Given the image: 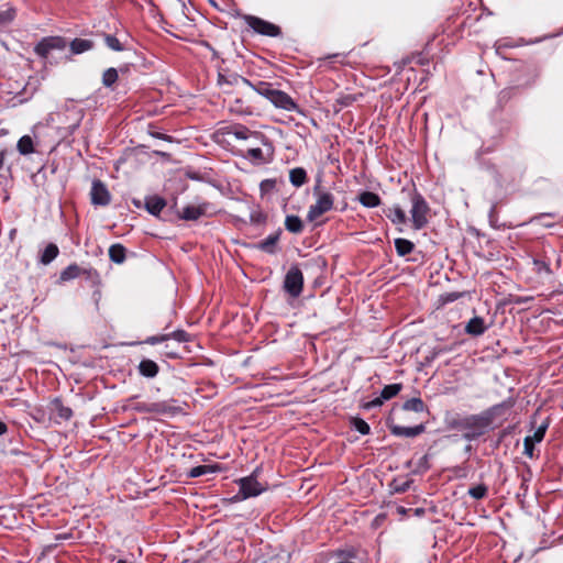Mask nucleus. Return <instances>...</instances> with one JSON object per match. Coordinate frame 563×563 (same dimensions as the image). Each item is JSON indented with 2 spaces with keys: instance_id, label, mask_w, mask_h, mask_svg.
Listing matches in <instances>:
<instances>
[{
  "instance_id": "nucleus-1",
  "label": "nucleus",
  "mask_w": 563,
  "mask_h": 563,
  "mask_svg": "<svg viewBox=\"0 0 563 563\" xmlns=\"http://www.w3.org/2000/svg\"><path fill=\"white\" fill-rule=\"evenodd\" d=\"M312 191L316 201L309 207L307 212V219L310 222L316 221L334 207V196L322 186L321 177L316 179V185L313 186Z\"/></svg>"
},
{
  "instance_id": "nucleus-2",
  "label": "nucleus",
  "mask_w": 563,
  "mask_h": 563,
  "mask_svg": "<svg viewBox=\"0 0 563 563\" xmlns=\"http://www.w3.org/2000/svg\"><path fill=\"white\" fill-rule=\"evenodd\" d=\"M492 423L490 416L486 413L482 415H471L467 417H464L462 419H459L454 427L463 431V438L472 441L477 439L478 437L483 435L489 424Z\"/></svg>"
},
{
  "instance_id": "nucleus-3",
  "label": "nucleus",
  "mask_w": 563,
  "mask_h": 563,
  "mask_svg": "<svg viewBox=\"0 0 563 563\" xmlns=\"http://www.w3.org/2000/svg\"><path fill=\"white\" fill-rule=\"evenodd\" d=\"M411 220L416 230L422 229L428 222L429 206L424 198L417 191L411 195Z\"/></svg>"
},
{
  "instance_id": "nucleus-4",
  "label": "nucleus",
  "mask_w": 563,
  "mask_h": 563,
  "mask_svg": "<svg viewBox=\"0 0 563 563\" xmlns=\"http://www.w3.org/2000/svg\"><path fill=\"white\" fill-rule=\"evenodd\" d=\"M303 275L298 266H291L284 280L285 290L294 298L299 297L302 291Z\"/></svg>"
},
{
  "instance_id": "nucleus-5",
  "label": "nucleus",
  "mask_w": 563,
  "mask_h": 563,
  "mask_svg": "<svg viewBox=\"0 0 563 563\" xmlns=\"http://www.w3.org/2000/svg\"><path fill=\"white\" fill-rule=\"evenodd\" d=\"M66 45V40L62 36H47L36 44L34 51L38 56L47 58L53 51H63Z\"/></svg>"
},
{
  "instance_id": "nucleus-6",
  "label": "nucleus",
  "mask_w": 563,
  "mask_h": 563,
  "mask_svg": "<svg viewBox=\"0 0 563 563\" xmlns=\"http://www.w3.org/2000/svg\"><path fill=\"white\" fill-rule=\"evenodd\" d=\"M240 485V495L242 499H246L250 497H255L263 493L266 487L261 484L254 474L247 477H243L239 479Z\"/></svg>"
},
{
  "instance_id": "nucleus-7",
  "label": "nucleus",
  "mask_w": 563,
  "mask_h": 563,
  "mask_svg": "<svg viewBox=\"0 0 563 563\" xmlns=\"http://www.w3.org/2000/svg\"><path fill=\"white\" fill-rule=\"evenodd\" d=\"M245 21L250 27L262 35L277 36L280 33V30L277 25L257 16L246 15Z\"/></svg>"
},
{
  "instance_id": "nucleus-8",
  "label": "nucleus",
  "mask_w": 563,
  "mask_h": 563,
  "mask_svg": "<svg viewBox=\"0 0 563 563\" xmlns=\"http://www.w3.org/2000/svg\"><path fill=\"white\" fill-rule=\"evenodd\" d=\"M134 409L137 410L139 412H150L156 415H173L176 412V408L165 401L136 402Z\"/></svg>"
},
{
  "instance_id": "nucleus-9",
  "label": "nucleus",
  "mask_w": 563,
  "mask_h": 563,
  "mask_svg": "<svg viewBox=\"0 0 563 563\" xmlns=\"http://www.w3.org/2000/svg\"><path fill=\"white\" fill-rule=\"evenodd\" d=\"M48 411L49 419L58 424L69 420L73 416L71 409L67 406H64L59 399H54L49 402Z\"/></svg>"
},
{
  "instance_id": "nucleus-10",
  "label": "nucleus",
  "mask_w": 563,
  "mask_h": 563,
  "mask_svg": "<svg viewBox=\"0 0 563 563\" xmlns=\"http://www.w3.org/2000/svg\"><path fill=\"white\" fill-rule=\"evenodd\" d=\"M91 202L98 206H107L110 203V192L106 185L100 180H95L91 187Z\"/></svg>"
},
{
  "instance_id": "nucleus-11",
  "label": "nucleus",
  "mask_w": 563,
  "mask_h": 563,
  "mask_svg": "<svg viewBox=\"0 0 563 563\" xmlns=\"http://www.w3.org/2000/svg\"><path fill=\"white\" fill-rule=\"evenodd\" d=\"M271 102L279 109L286 110V111H296L298 109V106L292 100V98L282 90H276L273 95Z\"/></svg>"
},
{
  "instance_id": "nucleus-12",
  "label": "nucleus",
  "mask_w": 563,
  "mask_h": 563,
  "mask_svg": "<svg viewBox=\"0 0 563 563\" xmlns=\"http://www.w3.org/2000/svg\"><path fill=\"white\" fill-rule=\"evenodd\" d=\"M208 203L187 206L181 210L180 218L188 221L198 220L200 217L208 214Z\"/></svg>"
},
{
  "instance_id": "nucleus-13",
  "label": "nucleus",
  "mask_w": 563,
  "mask_h": 563,
  "mask_svg": "<svg viewBox=\"0 0 563 563\" xmlns=\"http://www.w3.org/2000/svg\"><path fill=\"white\" fill-rule=\"evenodd\" d=\"M487 327L482 317L472 318L465 325V332L473 336H479L486 331Z\"/></svg>"
},
{
  "instance_id": "nucleus-14",
  "label": "nucleus",
  "mask_w": 563,
  "mask_h": 563,
  "mask_svg": "<svg viewBox=\"0 0 563 563\" xmlns=\"http://www.w3.org/2000/svg\"><path fill=\"white\" fill-rule=\"evenodd\" d=\"M390 430L394 435L413 438L422 433L424 427L422 424L415 427L393 426Z\"/></svg>"
},
{
  "instance_id": "nucleus-15",
  "label": "nucleus",
  "mask_w": 563,
  "mask_h": 563,
  "mask_svg": "<svg viewBox=\"0 0 563 563\" xmlns=\"http://www.w3.org/2000/svg\"><path fill=\"white\" fill-rule=\"evenodd\" d=\"M229 133L232 134L238 140H247L250 137L264 139V136L261 133L253 132L244 125L232 126V129Z\"/></svg>"
},
{
  "instance_id": "nucleus-16",
  "label": "nucleus",
  "mask_w": 563,
  "mask_h": 563,
  "mask_svg": "<svg viewBox=\"0 0 563 563\" xmlns=\"http://www.w3.org/2000/svg\"><path fill=\"white\" fill-rule=\"evenodd\" d=\"M158 365L152 360H143L139 364V372L142 376L153 378L158 374Z\"/></svg>"
},
{
  "instance_id": "nucleus-17",
  "label": "nucleus",
  "mask_w": 563,
  "mask_h": 563,
  "mask_svg": "<svg viewBox=\"0 0 563 563\" xmlns=\"http://www.w3.org/2000/svg\"><path fill=\"white\" fill-rule=\"evenodd\" d=\"M165 206H166L165 200L157 196L148 197V198H146V201H145L146 210L151 214H154V216L159 214V212L164 209Z\"/></svg>"
},
{
  "instance_id": "nucleus-18",
  "label": "nucleus",
  "mask_w": 563,
  "mask_h": 563,
  "mask_svg": "<svg viewBox=\"0 0 563 563\" xmlns=\"http://www.w3.org/2000/svg\"><path fill=\"white\" fill-rule=\"evenodd\" d=\"M16 150L21 155H30L35 152L34 142L30 135H23L16 143Z\"/></svg>"
},
{
  "instance_id": "nucleus-19",
  "label": "nucleus",
  "mask_w": 563,
  "mask_h": 563,
  "mask_svg": "<svg viewBox=\"0 0 563 563\" xmlns=\"http://www.w3.org/2000/svg\"><path fill=\"white\" fill-rule=\"evenodd\" d=\"M358 201L366 208H374L380 205V198L372 191H364L358 196Z\"/></svg>"
},
{
  "instance_id": "nucleus-20",
  "label": "nucleus",
  "mask_w": 563,
  "mask_h": 563,
  "mask_svg": "<svg viewBox=\"0 0 563 563\" xmlns=\"http://www.w3.org/2000/svg\"><path fill=\"white\" fill-rule=\"evenodd\" d=\"M125 247L122 244H112L109 247V257L117 264H122L125 261Z\"/></svg>"
},
{
  "instance_id": "nucleus-21",
  "label": "nucleus",
  "mask_w": 563,
  "mask_h": 563,
  "mask_svg": "<svg viewBox=\"0 0 563 563\" xmlns=\"http://www.w3.org/2000/svg\"><path fill=\"white\" fill-rule=\"evenodd\" d=\"M59 253V250L56 244L49 243L43 251L40 257V262L43 265H48L51 262H53Z\"/></svg>"
},
{
  "instance_id": "nucleus-22",
  "label": "nucleus",
  "mask_w": 563,
  "mask_h": 563,
  "mask_svg": "<svg viewBox=\"0 0 563 563\" xmlns=\"http://www.w3.org/2000/svg\"><path fill=\"white\" fill-rule=\"evenodd\" d=\"M93 47V43L89 40L84 38H75L70 43V51L73 54H81L87 52Z\"/></svg>"
},
{
  "instance_id": "nucleus-23",
  "label": "nucleus",
  "mask_w": 563,
  "mask_h": 563,
  "mask_svg": "<svg viewBox=\"0 0 563 563\" xmlns=\"http://www.w3.org/2000/svg\"><path fill=\"white\" fill-rule=\"evenodd\" d=\"M279 235L277 233L268 235L263 241L258 242L257 247L266 253L273 254L275 253V247Z\"/></svg>"
},
{
  "instance_id": "nucleus-24",
  "label": "nucleus",
  "mask_w": 563,
  "mask_h": 563,
  "mask_svg": "<svg viewBox=\"0 0 563 563\" xmlns=\"http://www.w3.org/2000/svg\"><path fill=\"white\" fill-rule=\"evenodd\" d=\"M386 217L395 224H404L407 220L406 213L400 207L388 209Z\"/></svg>"
},
{
  "instance_id": "nucleus-25",
  "label": "nucleus",
  "mask_w": 563,
  "mask_h": 563,
  "mask_svg": "<svg viewBox=\"0 0 563 563\" xmlns=\"http://www.w3.org/2000/svg\"><path fill=\"white\" fill-rule=\"evenodd\" d=\"M247 85L252 86L254 88V90L265 97L266 99H268L271 101L273 95L275 93V91L277 89H274L272 88V85L268 84V82H260L256 87L253 86L247 79H243Z\"/></svg>"
},
{
  "instance_id": "nucleus-26",
  "label": "nucleus",
  "mask_w": 563,
  "mask_h": 563,
  "mask_svg": "<svg viewBox=\"0 0 563 563\" xmlns=\"http://www.w3.org/2000/svg\"><path fill=\"white\" fill-rule=\"evenodd\" d=\"M289 180L295 187L302 186L307 180L306 170L301 167H297L290 170Z\"/></svg>"
},
{
  "instance_id": "nucleus-27",
  "label": "nucleus",
  "mask_w": 563,
  "mask_h": 563,
  "mask_svg": "<svg viewBox=\"0 0 563 563\" xmlns=\"http://www.w3.org/2000/svg\"><path fill=\"white\" fill-rule=\"evenodd\" d=\"M395 247L399 256H406L412 252L415 245L411 241L399 238L395 240Z\"/></svg>"
},
{
  "instance_id": "nucleus-28",
  "label": "nucleus",
  "mask_w": 563,
  "mask_h": 563,
  "mask_svg": "<svg viewBox=\"0 0 563 563\" xmlns=\"http://www.w3.org/2000/svg\"><path fill=\"white\" fill-rule=\"evenodd\" d=\"M285 227L291 233H300L303 229L302 221L297 216H287Z\"/></svg>"
},
{
  "instance_id": "nucleus-29",
  "label": "nucleus",
  "mask_w": 563,
  "mask_h": 563,
  "mask_svg": "<svg viewBox=\"0 0 563 563\" xmlns=\"http://www.w3.org/2000/svg\"><path fill=\"white\" fill-rule=\"evenodd\" d=\"M80 273H81L80 267L78 265H76V264H71V265L67 266L60 273L59 279L62 282H67V280L77 278L80 275Z\"/></svg>"
},
{
  "instance_id": "nucleus-30",
  "label": "nucleus",
  "mask_w": 563,
  "mask_h": 563,
  "mask_svg": "<svg viewBox=\"0 0 563 563\" xmlns=\"http://www.w3.org/2000/svg\"><path fill=\"white\" fill-rule=\"evenodd\" d=\"M218 466H211V465H199V466H196V467H192L188 475L189 477L191 478H195V477H199V476H202V475H206V474H209V473H214L218 471Z\"/></svg>"
},
{
  "instance_id": "nucleus-31",
  "label": "nucleus",
  "mask_w": 563,
  "mask_h": 563,
  "mask_svg": "<svg viewBox=\"0 0 563 563\" xmlns=\"http://www.w3.org/2000/svg\"><path fill=\"white\" fill-rule=\"evenodd\" d=\"M426 406L423 401L420 398H411L407 400L402 409L406 411H415V412H422L424 410Z\"/></svg>"
},
{
  "instance_id": "nucleus-32",
  "label": "nucleus",
  "mask_w": 563,
  "mask_h": 563,
  "mask_svg": "<svg viewBox=\"0 0 563 563\" xmlns=\"http://www.w3.org/2000/svg\"><path fill=\"white\" fill-rule=\"evenodd\" d=\"M401 389V385L400 384H390V385H386L382 393H380V396L384 400H389L390 398L395 397Z\"/></svg>"
},
{
  "instance_id": "nucleus-33",
  "label": "nucleus",
  "mask_w": 563,
  "mask_h": 563,
  "mask_svg": "<svg viewBox=\"0 0 563 563\" xmlns=\"http://www.w3.org/2000/svg\"><path fill=\"white\" fill-rule=\"evenodd\" d=\"M118 80V70L113 67L108 68L102 75V84L111 87Z\"/></svg>"
},
{
  "instance_id": "nucleus-34",
  "label": "nucleus",
  "mask_w": 563,
  "mask_h": 563,
  "mask_svg": "<svg viewBox=\"0 0 563 563\" xmlns=\"http://www.w3.org/2000/svg\"><path fill=\"white\" fill-rule=\"evenodd\" d=\"M468 495L474 499H482L487 495V486L479 484L468 489Z\"/></svg>"
},
{
  "instance_id": "nucleus-35",
  "label": "nucleus",
  "mask_w": 563,
  "mask_h": 563,
  "mask_svg": "<svg viewBox=\"0 0 563 563\" xmlns=\"http://www.w3.org/2000/svg\"><path fill=\"white\" fill-rule=\"evenodd\" d=\"M104 42H106L107 46L112 51H115V52L123 51V46L120 43V41L111 34L104 35Z\"/></svg>"
},
{
  "instance_id": "nucleus-36",
  "label": "nucleus",
  "mask_w": 563,
  "mask_h": 563,
  "mask_svg": "<svg viewBox=\"0 0 563 563\" xmlns=\"http://www.w3.org/2000/svg\"><path fill=\"white\" fill-rule=\"evenodd\" d=\"M230 111L239 114H251L252 111L244 107L243 101L241 99H236L232 104H230Z\"/></svg>"
},
{
  "instance_id": "nucleus-37",
  "label": "nucleus",
  "mask_w": 563,
  "mask_h": 563,
  "mask_svg": "<svg viewBox=\"0 0 563 563\" xmlns=\"http://www.w3.org/2000/svg\"><path fill=\"white\" fill-rule=\"evenodd\" d=\"M352 424L354 429L358 431L361 434L365 435L368 434L371 431L368 423L361 418H354Z\"/></svg>"
},
{
  "instance_id": "nucleus-38",
  "label": "nucleus",
  "mask_w": 563,
  "mask_h": 563,
  "mask_svg": "<svg viewBox=\"0 0 563 563\" xmlns=\"http://www.w3.org/2000/svg\"><path fill=\"white\" fill-rule=\"evenodd\" d=\"M15 11L12 8L0 10V26L7 25L14 18Z\"/></svg>"
},
{
  "instance_id": "nucleus-39",
  "label": "nucleus",
  "mask_w": 563,
  "mask_h": 563,
  "mask_svg": "<svg viewBox=\"0 0 563 563\" xmlns=\"http://www.w3.org/2000/svg\"><path fill=\"white\" fill-rule=\"evenodd\" d=\"M168 335L169 339H173L177 342H187L189 340V334L184 330H176Z\"/></svg>"
},
{
  "instance_id": "nucleus-40",
  "label": "nucleus",
  "mask_w": 563,
  "mask_h": 563,
  "mask_svg": "<svg viewBox=\"0 0 563 563\" xmlns=\"http://www.w3.org/2000/svg\"><path fill=\"white\" fill-rule=\"evenodd\" d=\"M247 157H250L251 159L253 161H257V162H264V155H263V152L261 148L258 147H254V148H250L247 151Z\"/></svg>"
},
{
  "instance_id": "nucleus-41",
  "label": "nucleus",
  "mask_w": 563,
  "mask_h": 563,
  "mask_svg": "<svg viewBox=\"0 0 563 563\" xmlns=\"http://www.w3.org/2000/svg\"><path fill=\"white\" fill-rule=\"evenodd\" d=\"M545 430H547V426L543 424V426H540L533 433L532 437H530L532 439L533 442H541L542 439L544 438V434H545Z\"/></svg>"
},
{
  "instance_id": "nucleus-42",
  "label": "nucleus",
  "mask_w": 563,
  "mask_h": 563,
  "mask_svg": "<svg viewBox=\"0 0 563 563\" xmlns=\"http://www.w3.org/2000/svg\"><path fill=\"white\" fill-rule=\"evenodd\" d=\"M166 340H169V335H154V336H150L146 339L145 343H148V344H157V343H161L163 341H166Z\"/></svg>"
},
{
  "instance_id": "nucleus-43",
  "label": "nucleus",
  "mask_w": 563,
  "mask_h": 563,
  "mask_svg": "<svg viewBox=\"0 0 563 563\" xmlns=\"http://www.w3.org/2000/svg\"><path fill=\"white\" fill-rule=\"evenodd\" d=\"M533 443L534 442L532 441V439L530 437H527L525 439V442H523V444H525V453L527 455H529V456L533 455Z\"/></svg>"
},
{
  "instance_id": "nucleus-44",
  "label": "nucleus",
  "mask_w": 563,
  "mask_h": 563,
  "mask_svg": "<svg viewBox=\"0 0 563 563\" xmlns=\"http://www.w3.org/2000/svg\"><path fill=\"white\" fill-rule=\"evenodd\" d=\"M384 401L385 400L382 398V396H379V397L375 398L374 400L367 402L365 405V408L369 409V408L378 407V406L383 405Z\"/></svg>"
},
{
  "instance_id": "nucleus-45",
  "label": "nucleus",
  "mask_w": 563,
  "mask_h": 563,
  "mask_svg": "<svg viewBox=\"0 0 563 563\" xmlns=\"http://www.w3.org/2000/svg\"><path fill=\"white\" fill-rule=\"evenodd\" d=\"M534 265L537 267V269L540 272V271H544L547 273H550V267L549 265L543 262V261H534Z\"/></svg>"
},
{
  "instance_id": "nucleus-46",
  "label": "nucleus",
  "mask_w": 563,
  "mask_h": 563,
  "mask_svg": "<svg viewBox=\"0 0 563 563\" xmlns=\"http://www.w3.org/2000/svg\"><path fill=\"white\" fill-rule=\"evenodd\" d=\"M7 155H8L7 150L0 151V170L4 167Z\"/></svg>"
},
{
  "instance_id": "nucleus-47",
  "label": "nucleus",
  "mask_w": 563,
  "mask_h": 563,
  "mask_svg": "<svg viewBox=\"0 0 563 563\" xmlns=\"http://www.w3.org/2000/svg\"><path fill=\"white\" fill-rule=\"evenodd\" d=\"M459 298H460L459 294L452 292V294H448L446 295L445 301H454V300H456Z\"/></svg>"
},
{
  "instance_id": "nucleus-48",
  "label": "nucleus",
  "mask_w": 563,
  "mask_h": 563,
  "mask_svg": "<svg viewBox=\"0 0 563 563\" xmlns=\"http://www.w3.org/2000/svg\"><path fill=\"white\" fill-rule=\"evenodd\" d=\"M7 431V426L0 420V435Z\"/></svg>"
},
{
  "instance_id": "nucleus-49",
  "label": "nucleus",
  "mask_w": 563,
  "mask_h": 563,
  "mask_svg": "<svg viewBox=\"0 0 563 563\" xmlns=\"http://www.w3.org/2000/svg\"><path fill=\"white\" fill-rule=\"evenodd\" d=\"M266 184L273 185V183H272V181H269V180H265V181H262V187H263V186H265Z\"/></svg>"
},
{
  "instance_id": "nucleus-50",
  "label": "nucleus",
  "mask_w": 563,
  "mask_h": 563,
  "mask_svg": "<svg viewBox=\"0 0 563 563\" xmlns=\"http://www.w3.org/2000/svg\"><path fill=\"white\" fill-rule=\"evenodd\" d=\"M398 511H399L400 514H405V512H406L405 508H402V507L398 508Z\"/></svg>"
},
{
  "instance_id": "nucleus-51",
  "label": "nucleus",
  "mask_w": 563,
  "mask_h": 563,
  "mask_svg": "<svg viewBox=\"0 0 563 563\" xmlns=\"http://www.w3.org/2000/svg\"><path fill=\"white\" fill-rule=\"evenodd\" d=\"M349 103H350V102H349V100H345V101L343 102V104H345V106H347Z\"/></svg>"
}]
</instances>
